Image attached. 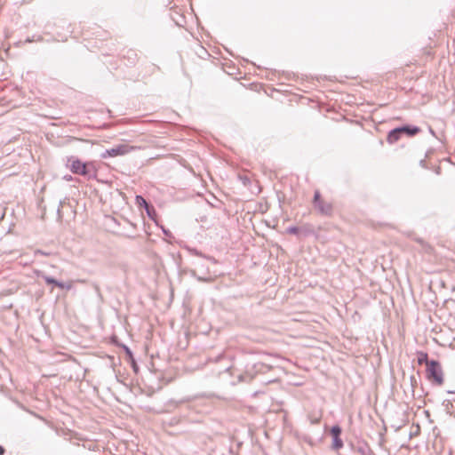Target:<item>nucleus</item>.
<instances>
[{"mask_svg": "<svg viewBox=\"0 0 455 455\" xmlns=\"http://www.w3.org/2000/svg\"><path fill=\"white\" fill-rule=\"evenodd\" d=\"M419 132H420V129L418 127L404 126V127L396 128L388 132V134L387 136V141L389 144H394L401 139V135L403 133H405L409 136H414V135L418 134Z\"/></svg>", "mask_w": 455, "mask_h": 455, "instance_id": "1", "label": "nucleus"}, {"mask_svg": "<svg viewBox=\"0 0 455 455\" xmlns=\"http://www.w3.org/2000/svg\"><path fill=\"white\" fill-rule=\"evenodd\" d=\"M427 377L435 384L442 385L443 382L440 364L435 361L427 362Z\"/></svg>", "mask_w": 455, "mask_h": 455, "instance_id": "2", "label": "nucleus"}, {"mask_svg": "<svg viewBox=\"0 0 455 455\" xmlns=\"http://www.w3.org/2000/svg\"><path fill=\"white\" fill-rule=\"evenodd\" d=\"M315 208L323 215L331 216L332 213V204L321 197L318 190L315 192L314 201Z\"/></svg>", "mask_w": 455, "mask_h": 455, "instance_id": "3", "label": "nucleus"}, {"mask_svg": "<svg viewBox=\"0 0 455 455\" xmlns=\"http://www.w3.org/2000/svg\"><path fill=\"white\" fill-rule=\"evenodd\" d=\"M136 148L133 146H130L128 144H121L110 149H108L104 154L103 157H116L119 156H124L129 154L133 151Z\"/></svg>", "mask_w": 455, "mask_h": 455, "instance_id": "4", "label": "nucleus"}, {"mask_svg": "<svg viewBox=\"0 0 455 455\" xmlns=\"http://www.w3.org/2000/svg\"><path fill=\"white\" fill-rule=\"evenodd\" d=\"M69 169L75 174L85 176L88 173V164L82 162L79 159H71Z\"/></svg>", "mask_w": 455, "mask_h": 455, "instance_id": "5", "label": "nucleus"}, {"mask_svg": "<svg viewBox=\"0 0 455 455\" xmlns=\"http://www.w3.org/2000/svg\"><path fill=\"white\" fill-rule=\"evenodd\" d=\"M340 434L341 428L339 426H333L331 428V435L333 437L332 448L335 450H339L343 447V442L339 437Z\"/></svg>", "mask_w": 455, "mask_h": 455, "instance_id": "6", "label": "nucleus"}, {"mask_svg": "<svg viewBox=\"0 0 455 455\" xmlns=\"http://www.w3.org/2000/svg\"><path fill=\"white\" fill-rule=\"evenodd\" d=\"M44 281L46 283L48 284H55L57 287L60 288V289H71L72 287V283L69 282L68 284H65L63 283H60V282H58L57 280H55L54 278L52 277H50V276H44Z\"/></svg>", "mask_w": 455, "mask_h": 455, "instance_id": "7", "label": "nucleus"}, {"mask_svg": "<svg viewBox=\"0 0 455 455\" xmlns=\"http://www.w3.org/2000/svg\"><path fill=\"white\" fill-rule=\"evenodd\" d=\"M136 204L139 206H145L147 209L148 208V203L146 202V200L141 196H136Z\"/></svg>", "mask_w": 455, "mask_h": 455, "instance_id": "8", "label": "nucleus"}, {"mask_svg": "<svg viewBox=\"0 0 455 455\" xmlns=\"http://www.w3.org/2000/svg\"><path fill=\"white\" fill-rule=\"evenodd\" d=\"M418 362L419 364L428 362L427 360V354L426 353H419Z\"/></svg>", "mask_w": 455, "mask_h": 455, "instance_id": "9", "label": "nucleus"}, {"mask_svg": "<svg viewBox=\"0 0 455 455\" xmlns=\"http://www.w3.org/2000/svg\"><path fill=\"white\" fill-rule=\"evenodd\" d=\"M287 232H288L289 234H294V235H296V234H298V233H299V228H296V227H291V228H289L287 229Z\"/></svg>", "mask_w": 455, "mask_h": 455, "instance_id": "10", "label": "nucleus"}, {"mask_svg": "<svg viewBox=\"0 0 455 455\" xmlns=\"http://www.w3.org/2000/svg\"><path fill=\"white\" fill-rule=\"evenodd\" d=\"M4 453V449L0 445V455Z\"/></svg>", "mask_w": 455, "mask_h": 455, "instance_id": "11", "label": "nucleus"}]
</instances>
